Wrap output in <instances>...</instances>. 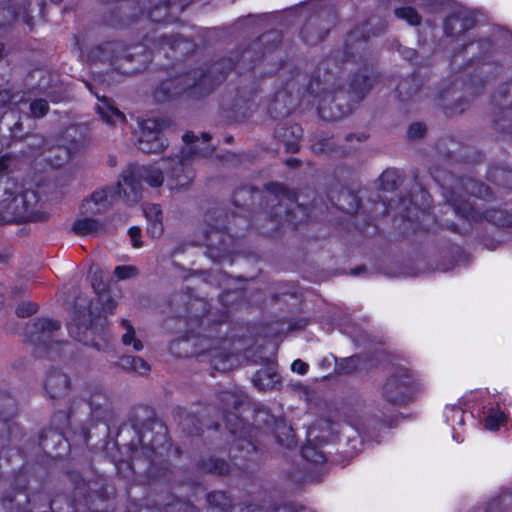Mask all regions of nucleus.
<instances>
[{
  "mask_svg": "<svg viewBox=\"0 0 512 512\" xmlns=\"http://www.w3.org/2000/svg\"><path fill=\"white\" fill-rule=\"evenodd\" d=\"M491 195L490 188L471 178L455 182L448 192L447 201L454 211L470 221H487L496 227L512 226V213L505 209L484 208L481 199Z\"/></svg>",
  "mask_w": 512,
  "mask_h": 512,
  "instance_id": "obj_1",
  "label": "nucleus"
},
{
  "mask_svg": "<svg viewBox=\"0 0 512 512\" xmlns=\"http://www.w3.org/2000/svg\"><path fill=\"white\" fill-rule=\"evenodd\" d=\"M8 168V158L0 157V221L39 222L48 219V213L38 205V195L34 190H23L4 172Z\"/></svg>",
  "mask_w": 512,
  "mask_h": 512,
  "instance_id": "obj_2",
  "label": "nucleus"
},
{
  "mask_svg": "<svg viewBox=\"0 0 512 512\" xmlns=\"http://www.w3.org/2000/svg\"><path fill=\"white\" fill-rule=\"evenodd\" d=\"M182 138L186 147L181 150L180 154L162 160L168 177L175 182L170 184L172 190L186 188L194 179L195 173L190 165L194 155L206 157L213 152L210 145L199 147L195 143L198 140H195L196 137L192 133H185Z\"/></svg>",
  "mask_w": 512,
  "mask_h": 512,
  "instance_id": "obj_3",
  "label": "nucleus"
},
{
  "mask_svg": "<svg viewBox=\"0 0 512 512\" xmlns=\"http://www.w3.org/2000/svg\"><path fill=\"white\" fill-rule=\"evenodd\" d=\"M363 31L359 28L349 33L345 43V62L356 63L364 67V72L369 66V47L366 39L362 38ZM371 87V80L366 73H357L349 84L347 92L353 100H361Z\"/></svg>",
  "mask_w": 512,
  "mask_h": 512,
  "instance_id": "obj_4",
  "label": "nucleus"
},
{
  "mask_svg": "<svg viewBox=\"0 0 512 512\" xmlns=\"http://www.w3.org/2000/svg\"><path fill=\"white\" fill-rule=\"evenodd\" d=\"M106 319L101 317L92 318L90 309L75 313L72 321L68 324V332L77 341L90 345L97 350H105L108 347L109 337L104 332Z\"/></svg>",
  "mask_w": 512,
  "mask_h": 512,
  "instance_id": "obj_5",
  "label": "nucleus"
},
{
  "mask_svg": "<svg viewBox=\"0 0 512 512\" xmlns=\"http://www.w3.org/2000/svg\"><path fill=\"white\" fill-rule=\"evenodd\" d=\"M426 390L423 380L407 368L397 369L383 387L384 398L396 404L414 400Z\"/></svg>",
  "mask_w": 512,
  "mask_h": 512,
  "instance_id": "obj_6",
  "label": "nucleus"
},
{
  "mask_svg": "<svg viewBox=\"0 0 512 512\" xmlns=\"http://www.w3.org/2000/svg\"><path fill=\"white\" fill-rule=\"evenodd\" d=\"M223 222L222 215L216 218L208 216L202 231V244L206 246L208 256L216 262H221L235 251L234 237L218 225Z\"/></svg>",
  "mask_w": 512,
  "mask_h": 512,
  "instance_id": "obj_7",
  "label": "nucleus"
},
{
  "mask_svg": "<svg viewBox=\"0 0 512 512\" xmlns=\"http://www.w3.org/2000/svg\"><path fill=\"white\" fill-rule=\"evenodd\" d=\"M208 84H210V74H205L203 70H195L164 81L155 90L154 97L157 101H165L189 89H199L201 93L202 90H206Z\"/></svg>",
  "mask_w": 512,
  "mask_h": 512,
  "instance_id": "obj_8",
  "label": "nucleus"
},
{
  "mask_svg": "<svg viewBox=\"0 0 512 512\" xmlns=\"http://www.w3.org/2000/svg\"><path fill=\"white\" fill-rule=\"evenodd\" d=\"M308 91L311 95L319 97L320 100L318 103V111L324 120L335 121L350 112L348 109L341 110L339 107L334 110V108L330 105L335 100H340L341 94H343V92H336L332 90L328 85L327 80L321 82L318 77L313 78L308 85Z\"/></svg>",
  "mask_w": 512,
  "mask_h": 512,
  "instance_id": "obj_9",
  "label": "nucleus"
},
{
  "mask_svg": "<svg viewBox=\"0 0 512 512\" xmlns=\"http://www.w3.org/2000/svg\"><path fill=\"white\" fill-rule=\"evenodd\" d=\"M170 125L168 120L146 119L139 122L138 148L144 153H160L167 147L162 131Z\"/></svg>",
  "mask_w": 512,
  "mask_h": 512,
  "instance_id": "obj_10",
  "label": "nucleus"
},
{
  "mask_svg": "<svg viewBox=\"0 0 512 512\" xmlns=\"http://www.w3.org/2000/svg\"><path fill=\"white\" fill-rule=\"evenodd\" d=\"M281 199L275 207L274 217L298 226L307 218V208L295 201V195L280 187Z\"/></svg>",
  "mask_w": 512,
  "mask_h": 512,
  "instance_id": "obj_11",
  "label": "nucleus"
},
{
  "mask_svg": "<svg viewBox=\"0 0 512 512\" xmlns=\"http://www.w3.org/2000/svg\"><path fill=\"white\" fill-rule=\"evenodd\" d=\"M88 405L92 414L99 420H107L112 411V398L100 385H91L87 390Z\"/></svg>",
  "mask_w": 512,
  "mask_h": 512,
  "instance_id": "obj_12",
  "label": "nucleus"
},
{
  "mask_svg": "<svg viewBox=\"0 0 512 512\" xmlns=\"http://www.w3.org/2000/svg\"><path fill=\"white\" fill-rule=\"evenodd\" d=\"M334 24L335 16L332 13L310 19L301 31L302 38L310 45L316 44L324 39Z\"/></svg>",
  "mask_w": 512,
  "mask_h": 512,
  "instance_id": "obj_13",
  "label": "nucleus"
},
{
  "mask_svg": "<svg viewBox=\"0 0 512 512\" xmlns=\"http://www.w3.org/2000/svg\"><path fill=\"white\" fill-rule=\"evenodd\" d=\"M60 328L58 321L50 319H36L27 327L26 333L30 341L39 347L41 345L48 346L47 342L51 339V333Z\"/></svg>",
  "mask_w": 512,
  "mask_h": 512,
  "instance_id": "obj_14",
  "label": "nucleus"
},
{
  "mask_svg": "<svg viewBox=\"0 0 512 512\" xmlns=\"http://www.w3.org/2000/svg\"><path fill=\"white\" fill-rule=\"evenodd\" d=\"M118 194L127 203H135L141 195V183L135 177L133 169L128 167L121 174V179L117 184Z\"/></svg>",
  "mask_w": 512,
  "mask_h": 512,
  "instance_id": "obj_15",
  "label": "nucleus"
},
{
  "mask_svg": "<svg viewBox=\"0 0 512 512\" xmlns=\"http://www.w3.org/2000/svg\"><path fill=\"white\" fill-rule=\"evenodd\" d=\"M475 24L472 13L461 10L449 16L444 22V30L447 36L456 38L465 31L471 29Z\"/></svg>",
  "mask_w": 512,
  "mask_h": 512,
  "instance_id": "obj_16",
  "label": "nucleus"
},
{
  "mask_svg": "<svg viewBox=\"0 0 512 512\" xmlns=\"http://www.w3.org/2000/svg\"><path fill=\"white\" fill-rule=\"evenodd\" d=\"M44 387L51 399H60L68 393L70 379L65 373L53 370L47 374Z\"/></svg>",
  "mask_w": 512,
  "mask_h": 512,
  "instance_id": "obj_17",
  "label": "nucleus"
},
{
  "mask_svg": "<svg viewBox=\"0 0 512 512\" xmlns=\"http://www.w3.org/2000/svg\"><path fill=\"white\" fill-rule=\"evenodd\" d=\"M130 169H133L135 177L140 181L144 180L148 185L152 187H159L164 182V176L161 168L155 166H136L130 165Z\"/></svg>",
  "mask_w": 512,
  "mask_h": 512,
  "instance_id": "obj_18",
  "label": "nucleus"
},
{
  "mask_svg": "<svg viewBox=\"0 0 512 512\" xmlns=\"http://www.w3.org/2000/svg\"><path fill=\"white\" fill-rule=\"evenodd\" d=\"M122 51L123 49L120 44L110 42L93 49L89 54V58L93 61L98 59L101 62L113 63L120 58L119 52Z\"/></svg>",
  "mask_w": 512,
  "mask_h": 512,
  "instance_id": "obj_19",
  "label": "nucleus"
},
{
  "mask_svg": "<svg viewBox=\"0 0 512 512\" xmlns=\"http://www.w3.org/2000/svg\"><path fill=\"white\" fill-rule=\"evenodd\" d=\"M99 101L97 111L107 124L115 125L125 120V115L115 108L106 97L99 99Z\"/></svg>",
  "mask_w": 512,
  "mask_h": 512,
  "instance_id": "obj_20",
  "label": "nucleus"
},
{
  "mask_svg": "<svg viewBox=\"0 0 512 512\" xmlns=\"http://www.w3.org/2000/svg\"><path fill=\"white\" fill-rule=\"evenodd\" d=\"M279 382V376L272 366L257 371L253 377V383L259 390H269Z\"/></svg>",
  "mask_w": 512,
  "mask_h": 512,
  "instance_id": "obj_21",
  "label": "nucleus"
},
{
  "mask_svg": "<svg viewBox=\"0 0 512 512\" xmlns=\"http://www.w3.org/2000/svg\"><path fill=\"white\" fill-rule=\"evenodd\" d=\"M108 204V192L106 190H99L95 191L90 199L83 203L82 207L86 213L96 214L105 210Z\"/></svg>",
  "mask_w": 512,
  "mask_h": 512,
  "instance_id": "obj_22",
  "label": "nucleus"
},
{
  "mask_svg": "<svg viewBox=\"0 0 512 512\" xmlns=\"http://www.w3.org/2000/svg\"><path fill=\"white\" fill-rule=\"evenodd\" d=\"M103 225L93 218L78 219L73 224V231L80 236H94L103 231Z\"/></svg>",
  "mask_w": 512,
  "mask_h": 512,
  "instance_id": "obj_23",
  "label": "nucleus"
},
{
  "mask_svg": "<svg viewBox=\"0 0 512 512\" xmlns=\"http://www.w3.org/2000/svg\"><path fill=\"white\" fill-rule=\"evenodd\" d=\"M275 437L277 442L286 448H292L296 445L293 429L284 421L276 423Z\"/></svg>",
  "mask_w": 512,
  "mask_h": 512,
  "instance_id": "obj_24",
  "label": "nucleus"
},
{
  "mask_svg": "<svg viewBox=\"0 0 512 512\" xmlns=\"http://www.w3.org/2000/svg\"><path fill=\"white\" fill-rule=\"evenodd\" d=\"M79 149L80 144L78 142H72L70 146L62 145L57 147L53 159H51L52 165L56 167L62 166L68 162Z\"/></svg>",
  "mask_w": 512,
  "mask_h": 512,
  "instance_id": "obj_25",
  "label": "nucleus"
},
{
  "mask_svg": "<svg viewBox=\"0 0 512 512\" xmlns=\"http://www.w3.org/2000/svg\"><path fill=\"white\" fill-rule=\"evenodd\" d=\"M121 324L126 330L122 335V343L126 346L133 345L135 351L142 350L143 344L141 340L135 337V330L131 323L126 319H122Z\"/></svg>",
  "mask_w": 512,
  "mask_h": 512,
  "instance_id": "obj_26",
  "label": "nucleus"
},
{
  "mask_svg": "<svg viewBox=\"0 0 512 512\" xmlns=\"http://www.w3.org/2000/svg\"><path fill=\"white\" fill-rule=\"evenodd\" d=\"M486 512H512V494H505L492 500Z\"/></svg>",
  "mask_w": 512,
  "mask_h": 512,
  "instance_id": "obj_27",
  "label": "nucleus"
},
{
  "mask_svg": "<svg viewBox=\"0 0 512 512\" xmlns=\"http://www.w3.org/2000/svg\"><path fill=\"white\" fill-rule=\"evenodd\" d=\"M207 502L211 508L219 509V512H224L228 507H230V500L226 493L222 491L209 493L207 495Z\"/></svg>",
  "mask_w": 512,
  "mask_h": 512,
  "instance_id": "obj_28",
  "label": "nucleus"
},
{
  "mask_svg": "<svg viewBox=\"0 0 512 512\" xmlns=\"http://www.w3.org/2000/svg\"><path fill=\"white\" fill-rule=\"evenodd\" d=\"M396 17L405 20L412 26H417L421 22V17L418 12L412 7H401L394 11Z\"/></svg>",
  "mask_w": 512,
  "mask_h": 512,
  "instance_id": "obj_29",
  "label": "nucleus"
},
{
  "mask_svg": "<svg viewBox=\"0 0 512 512\" xmlns=\"http://www.w3.org/2000/svg\"><path fill=\"white\" fill-rule=\"evenodd\" d=\"M301 453L304 459L314 464H322L326 461L325 455L312 444L303 446Z\"/></svg>",
  "mask_w": 512,
  "mask_h": 512,
  "instance_id": "obj_30",
  "label": "nucleus"
},
{
  "mask_svg": "<svg viewBox=\"0 0 512 512\" xmlns=\"http://www.w3.org/2000/svg\"><path fill=\"white\" fill-rule=\"evenodd\" d=\"M397 179L398 173L393 169L385 170L379 178L382 188L386 191L393 190L396 187Z\"/></svg>",
  "mask_w": 512,
  "mask_h": 512,
  "instance_id": "obj_31",
  "label": "nucleus"
},
{
  "mask_svg": "<svg viewBox=\"0 0 512 512\" xmlns=\"http://www.w3.org/2000/svg\"><path fill=\"white\" fill-rule=\"evenodd\" d=\"M508 170L502 166L493 167L488 172V178L495 184L506 187Z\"/></svg>",
  "mask_w": 512,
  "mask_h": 512,
  "instance_id": "obj_32",
  "label": "nucleus"
},
{
  "mask_svg": "<svg viewBox=\"0 0 512 512\" xmlns=\"http://www.w3.org/2000/svg\"><path fill=\"white\" fill-rule=\"evenodd\" d=\"M166 512H198V509L190 502L178 499L167 506Z\"/></svg>",
  "mask_w": 512,
  "mask_h": 512,
  "instance_id": "obj_33",
  "label": "nucleus"
},
{
  "mask_svg": "<svg viewBox=\"0 0 512 512\" xmlns=\"http://www.w3.org/2000/svg\"><path fill=\"white\" fill-rule=\"evenodd\" d=\"M168 9H170V5L168 3H161L149 12L148 17L154 22L168 21L169 15L166 14Z\"/></svg>",
  "mask_w": 512,
  "mask_h": 512,
  "instance_id": "obj_34",
  "label": "nucleus"
},
{
  "mask_svg": "<svg viewBox=\"0 0 512 512\" xmlns=\"http://www.w3.org/2000/svg\"><path fill=\"white\" fill-rule=\"evenodd\" d=\"M337 205L340 209L350 213L357 207L356 198L348 192H342L338 198Z\"/></svg>",
  "mask_w": 512,
  "mask_h": 512,
  "instance_id": "obj_35",
  "label": "nucleus"
},
{
  "mask_svg": "<svg viewBox=\"0 0 512 512\" xmlns=\"http://www.w3.org/2000/svg\"><path fill=\"white\" fill-rule=\"evenodd\" d=\"M114 274L118 280H126L136 277L138 275V269L128 265L117 266L114 270Z\"/></svg>",
  "mask_w": 512,
  "mask_h": 512,
  "instance_id": "obj_36",
  "label": "nucleus"
},
{
  "mask_svg": "<svg viewBox=\"0 0 512 512\" xmlns=\"http://www.w3.org/2000/svg\"><path fill=\"white\" fill-rule=\"evenodd\" d=\"M48 110V103L44 99L35 100L30 104V111L34 117L41 118L46 115Z\"/></svg>",
  "mask_w": 512,
  "mask_h": 512,
  "instance_id": "obj_37",
  "label": "nucleus"
},
{
  "mask_svg": "<svg viewBox=\"0 0 512 512\" xmlns=\"http://www.w3.org/2000/svg\"><path fill=\"white\" fill-rule=\"evenodd\" d=\"M504 419L505 416L503 412L495 411L487 416L485 420V427L490 431L497 430L500 423L503 422Z\"/></svg>",
  "mask_w": 512,
  "mask_h": 512,
  "instance_id": "obj_38",
  "label": "nucleus"
},
{
  "mask_svg": "<svg viewBox=\"0 0 512 512\" xmlns=\"http://www.w3.org/2000/svg\"><path fill=\"white\" fill-rule=\"evenodd\" d=\"M145 216L148 222L160 221L162 222V211L156 204H152L144 208Z\"/></svg>",
  "mask_w": 512,
  "mask_h": 512,
  "instance_id": "obj_39",
  "label": "nucleus"
},
{
  "mask_svg": "<svg viewBox=\"0 0 512 512\" xmlns=\"http://www.w3.org/2000/svg\"><path fill=\"white\" fill-rule=\"evenodd\" d=\"M37 311V305L32 302H23L16 308V314L19 317H28Z\"/></svg>",
  "mask_w": 512,
  "mask_h": 512,
  "instance_id": "obj_40",
  "label": "nucleus"
},
{
  "mask_svg": "<svg viewBox=\"0 0 512 512\" xmlns=\"http://www.w3.org/2000/svg\"><path fill=\"white\" fill-rule=\"evenodd\" d=\"M132 372L147 375L150 372V365L144 359L135 356Z\"/></svg>",
  "mask_w": 512,
  "mask_h": 512,
  "instance_id": "obj_41",
  "label": "nucleus"
},
{
  "mask_svg": "<svg viewBox=\"0 0 512 512\" xmlns=\"http://www.w3.org/2000/svg\"><path fill=\"white\" fill-rule=\"evenodd\" d=\"M209 470L218 474H226L229 473V465L223 460L212 459Z\"/></svg>",
  "mask_w": 512,
  "mask_h": 512,
  "instance_id": "obj_42",
  "label": "nucleus"
},
{
  "mask_svg": "<svg viewBox=\"0 0 512 512\" xmlns=\"http://www.w3.org/2000/svg\"><path fill=\"white\" fill-rule=\"evenodd\" d=\"M135 356H122L116 365L124 371L132 372Z\"/></svg>",
  "mask_w": 512,
  "mask_h": 512,
  "instance_id": "obj_43",
  "label": "nucleus"
},
{
  "mask_svg": "<svg viewBox=\"0 0 512 512\" xmlns=\"http://www.w3.org/2000/svg\"><path fill=\"white\" fill-rule=\"evenodd\" d=\"M425 126L421 123L412 124L409 128L408 135L412 139L421 138L425 133Z\"/></svg>",
  "mask_w": 512,
  "mask_h": 512,
  "instance_id": "obj_44",
  "label": "nucleus"
},
{
  "mask_svg": "<svg viewBox=\"0 0 512 512\" xmlns=\"http://www.w3.org/2000/svg\"><path fill=\"white\" fill-rule=\"evenodd\" d=\"M128 234L131 238L133 247H135V248L142 247L143 243L140 241L141 229L139 227H136V226L131 227L128 231Z\"/></svg>",
  "mask_w": 512,
  "mask_h": 512,
  "instance_id": "obj_45",
  "label": "nucleus"
},
{
  "mask_svg": "<svg viewBox=\"0 0 512 512\" xmlns=\"http://www.w3.org/2000/svg\"><path fill=\"white\" fill-rule=\"evenodd\" d=\"M11 426L8 422H0V446H4L10 438Z\"/></svg>",
  "mask_w": 512,
  "mask_h": 512,
  "instance_id": "obj_46",
  "label": "nucleus"
},
{
  "mask_svg": "<svg viewBox=\"0 0 512 512\" xmlns=\"http://www.w3.org/2000/svg\"><path fill=\"white\" fill-rule=\"evenodd\" d=\"M148 232L152 237H159L163 232V225L160 221L148 222Z\"/></svg>",
  "mask_w": 512,
  "mask_h": 512,
  "instance_id": "obj_47",
  "label": "nucleus"
},
{
  "mask_svg": "<svg viewBox=\"0 0 512 512\" xmlns=\"http://www.w3.org/2000/svg\"><path fill=\"white\" fill-rule=\"evenodd\" d=\"M291 369L293 372H296L300 375H304L308 371V364L302 361L301 359H296L292 363Z\"/></svg>",
  "mask_w": 512,
  "mask_h": 512,
  "instance_id": "obj_48",
  "label": "nucleus"
},
{
  "mask_svg": "<svg viewBox=\"0 0 512 512\" xmlns=\"http://www.w3.org/2000/svg\"><path fill=\"white\" fill-rule=\"evenodd\" d=\"M399 52L407 60H413L416 57V51L411 48L400 47Z\"/></svg>",
  "mask_w": 512,
  "mask_h": 512,
  "instance_id": "obj_49",
  "label": "nucleus"
},
{
  "mask_svg": "<svg viewBox=\"0 0 512 512\" xmlns=\"http://www.w3.org/2000/svg\"><path fill=\"white\" fill-rule=\"evenodd\" d=\"M229 359H230L229 357H225L224 359H222L220 361H215L214 368L217 370L226 371L227 369H229L228 365L226 364V362H228Z\"/></svg>",
  "mask_w": 512,
  "mask_h": 512,
  "instance_id": "obj_50",
  "label": "nucleus"
},
{
  "mask_svg": "<svg viewBox=\"0 0 512 512\" xmlns=\"http://www.w3.org/2000/svg\"><path fill=\"white\" fill-rule=\"evenodd\" d=\"M286 149L288 152H296L299 149L297 141H287Z\"/></svg>",
  "mask_w": 512,
  "mask_h": 512,
  "instance_id": "obj_51",
  "label": "nucleus"
},
{
  "mask_svg": "<svg viewBox=\"0 0 512 512\" xmlns=\"http://www.w3.org/2000/svg\"><path fill=\"white\" fill-rule=\"evenodd\" d=\"M285 98H286V93L281 92V93H278V94H277V96H276V100H275V103H274V106H275V107H274V109H275L276 111H278V107H277V106H278V104H279L280 102H283Z\"/></svg>",
  "mask_w": 512,
  "mask_h": 512,
  "instance_id": "obj_52",
  "label": "nucleus"
},
{
  "mask_svg": "<svg viewBox=\"0 0 512 512\" xmlns=\"http://www.w3.org/2000/svg\"><path fill=\"white\" fill-rule=\"evenodd\" d=\"M274 512H296V510L289 505H283L278 507Z\"/></svg>",
  "mask_w": 512,
  "mask_h": 512,
  "instance_id": "obj_53",
  "label": "nucleus"
},
{
  "mask_svg": "<svg viewBox=\"0 0 512 512\" xmlns=\"http://www.w3.org/2000/svg\"><path fill=\"white\" fill-rule=\"evenodd\" d=\"M407 87H408V82L405 81V82H402L399 84L398 86V91H399V94L402 96L403 94H407Z\"/></svg>",
  "mask_w": 512,
  "mask_h": 512,
  "instance_id": "obj_54",
  "label": "nucleus"
},
{
  "mask_svg": "<svg viewBox=\"0 0 512 512\" xmlns=\"http://www.w3.org/2000/svg\"><path fill=\"white\" fill-rule=\"evenodd\" d=\"M242 512H262L257 505H249Z\"/></svg>",
  "mask_w": 512,
  "mask_h": 512,
  "instance_id": "obj_55",
  "label": "nucleus"
},
{
  "mask_svg": "<svg viewBox=\"0 0 512 512\" xmlns=\"http://www.w3.org/2000/svg\"><path fill=\"white\" fill-rule=\"evenodd\" d=\"M506 188L512 189V170H508L507 180H506Z\"/></svg>",
  "mask_w": 512,
  "mask_h": 512,
  "instance_id": "obj_56",
  "label": "nucleus"
},
{
  "mask_svg": "<svg viewBox=\"0 0 512 512\" xmlns=\"http://www.w3.org/2000/svg\"><path fill=\"white\" fill-rule=\"evenodd\" d=\"M166 44L170 45L172 47V49H174V50H177L180 46V42L176 39H173V40L169 39V41H167Z\"/></svg>",
  "mask_w": 512,
  "mask_h": 512,
  "instance_id": "obj_57",
  "label": "nucleus"
},
{
  "mask_svg": "<svg viewBox=\"0 0 512 512\" xmlns=\"http://www.w3.org/2000/svg\"><path fill=\"white\" fill-rule=\"evenodd\" d=\"M0 15H10L12 19L15 18V13L9 8L0 10Z\"/></svg>",
  "mask_w": 512,
  "mask_h": 512,
  "instance_id": "obj_58",
  "label": "nucleus"
},
{
  "mask_svg": "<svg viewBox=\"0 0 512 512\" xmlns=\"http://www.w3.org/2000/svg\"><path fill=\"white\" fill-rule=\"evenodd\" d=\"M292 134L295 135L297 138L301 136V129L298 126L292 127Z\"/></svg>",
  "mask_w": 512,
  "mask_h": 512,
  "instance_id": "obj_59",
  "label": "nucleus"
},
{
  "mask_svg": "<svg viewBox=\"0 0 512 512\" xmlns=\"http://www.w3.org/2000/svg\"><path fill=\"white\" fill-rule=\"evenodd\" d=\"M202 137H203V141H204L205 143H206V142H208V141L211 139V136H210V134H208V133H204V134H202Z\"/></svg>",
  "mask_w": 512,
  "mask_h": 512,
  "instance_id": "obj_60",
  "label": "nucleus"
},
{
  "mask_svg": "<svg viewBox=\"0 0 512 512\" xmlns=\"http://www.w3.org/2000/svg\"><path fill=\"white\" fill-rule=\"evenodd\" d=\"M291 112V108L285 109V111L279 110L280 115H288Z\"/></svg>",
  "mask_w": 512,
  "mask_h": 512,
  "instance_id": "obj_61",
  "label": "nucleus"
},
{
  "mask_svg": "<svg viewBox=\"0 0 512 512\" xmlns=\"http://www.w3.org/2000/svg\"><path fill=\"white\" fill-rule=\"evenodd\" d=\"M497 125H498V128H499V129H501V130H503V131H506V127H505L504 123L499 122Z\"/></svg>",
  "mask_w": 512,
  "mask_h": 512,
  "instance_id": "obj_62",
  "label": "nucleus"
},
{
  "mask_svg": "<svg viewBox=\"0 0 512 512\" xmlns=\"http://www.w3.org/2000/svg\"><path fill=\"white\" fill-rule=\"evenodd\" d=\"M249 54H250V52H248V51L244 52V54L242 56L243 60H247L249 58Z\"/></svg>",
  "mask_w": 512,
  "mask_h": 512,
  "instance_id": "obj_63",
  "label": "nucleus"
},
{
  "mask_svg": "<svg viewBox=\"0 0 512 512\" xmlns=\"http://www.w3.org/2000/svg\"><path fill=\"white\" fill-rule=\"evenodd\" d=\"M294 163H297L296 159H290V160L287 161L288 165H294Z\"/></svg>",
  "mask_w": 512,
  "mask_h": 512,
  "instance_id": "obj_64",
  "label": "nucleus"
}]
</instances>
